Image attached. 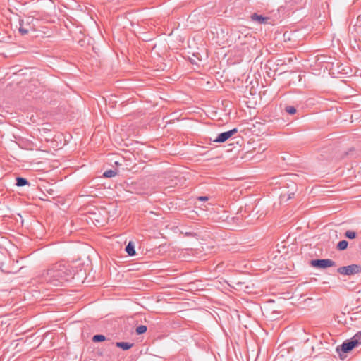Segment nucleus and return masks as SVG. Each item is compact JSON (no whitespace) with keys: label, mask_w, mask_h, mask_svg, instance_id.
Returning a JSON list of instances; mask_svg holds the SVG:
<instances>
[{"label":"nucleus","mask_w":361,"mask_h":361,"mask_svg":"<svg viewBox=\"0 0 361 361\" xmlns=\"http://www.w3.org/2000/svg\"><path fill=\"white\" fill-rule=\"evenodd\" d=\"M71 275V271L68 267L66 264L59 263L43 274V278L47 283L53 286H59L68 281Z\"/></svg>","instance_id":"f257e3e1"},{"label":"nucleus","mask_w":361,"mask_h":361,"mask_svg":"<svg viewBox=\"0 0 361 361\" xmlns=\"http://www.w3.org/2000/svg\"><path fill=\"white\" fill-rule=\"evenodd\" d=\"M180 183L179 175L176 172L165 171L159 175V192H171L172 188Z\"/></svg>","instance_id":"f03ea898"},{"label":"nucleus","mask_w":361,"mask_h":361,"mask_svg":"<svg viewBox=\"0 0 361 361\" xmlns=\"http://www.w3.org/2000/svg\"><path fill=\"white\" fill-rule=\"evenodd\" d=\"M338 273L345 276H351L361 273V266L353 264L348 266L341 267L337 269Z\"/></svg>","instance_id":"7ed1b4c3"},{"label":"nucleus","mask_w":361,"mask_h":361,"mask_svg":"<svg viewBox=\"0 0 361 361\" xmlns=\"http://www.w3.org/2000/svg\"><path fill=\"white\" fill-rule=\"evenodd\" d=\"M178 227L172 224H167L166 221L159 223V235L163 238H167V235H170L171 232L177 233Z\"/></svg>","instance_id":"20e7f679"},{"label":"nucleus","mask_w":361,"mask_h":361,"mask_svg":"<svg viewBox=\"0 0 361 361\" xmlns=\"http://www.w3.org/2000/svg\"><path fill=\"white\" fill-rule=\"evenodd\" d=\"M357 347L356 343L352 338L345 341L341 345L337 346L336 350L340 357H342L341 353H347L351 351L353 348Z\"/></svg>","instance_id":"39448f33"},{"label":"nucleus","mask_w":361,"mask_h":361,"mask_svg":"<svg viewBox=\"0 0 361 361\" xmlns=\"http://www.w3.org/2000/svg\"><path fill=\"white\" fill-rule=\"evenodd\" d=\"M310 264L316 268L325 269L335 266L336 263L334 261L330 259H317L311 260Z\"/></svg>","instance_id":"423d86ee"},{"label":"nucleus","mask_w":361,"mask_h":361,"mask_svg":"<svg viewBox=\"0 0 361 361\" xmlns=\"http://www.w3.org/2000/svg\"><path fill=\"white\" fill-rule=\"evenodd\" d=\"M237 132H238V129L233 128L231 130L221 133L219 134L218 136L215 139L213 140V141L215 142H221V143L224 142L228 139L231 137L233 135H235Z\"/></svg>","instance_id":"0eeeda50"},{"label":"nucleus","mask_w":361,"mask_h":361,"mask_svg":"<svg viewBox=\"0 0 361 361\" xmlns=\"http://www.w3.org/2000/svg\"><path fill=\"white\" fill-rule=\"evenodd\" d=\"M251 20L253 21H257L259 24H268L269 23V21L270 20V18L264 17L262 15H258L257 13H255L252 14Z\"/></svg>","instance_id":"6e6552de"},{"label":"nucleus","mask_w":361,"mask_h":361,"mask_svg":"<svg viewBox=\"0 0 361 361\" xmlns=\"http://www.w3.org/2000/svg\"><path fill=\"white\" fill-rule=\"evenodd\" d=\"M29 20H30L29 18L27 19V21L25 23V20H20V22H19L20 27H19L18 30H19V32L22 35H26L29 32V27H30V23L28 22Z\"/></svg>","instance_id":"1a4fd4ad"},{"label":"nucleus","mask_w":361,"mask_h":361,"mask_svg":"<svg viewBox=\"0 0 361 361\" xmlns=\"http://www.w3.org/2000/svg\"><path fill=\"white\" fill-rule=\"evenodd\" d=\"M185 237L195 238L197 234L191 228H183L181 229L178 228V230Z\"/></svg>","instance_id":"9d476101"},{"label":"nucleus","mask_w":361,"mask_h":361,"mask_svg":"<svg viewBox=\"0 0 361 361\" xmlns=\"http://www.w3.org/2000/svg\"><path fill=\"white\" fill-rule=\"evenodd\" d=\"M126 252L130 255L133 256L135 255V250L134 245L132 242H129L128 244L126 247Z\"/></svg>","instance_id":"9b49d317"},{"label":"nucleus","mask_w":361,"mask_h":361,"mask_svg":"<svg viewBox=\"0 0 361 361\" xmlns=\"http://www.w3.org/2000/svg\"><path fill=\"white\" fill-rule=\"evenodd\" d=\"M116 345L124 350L130 349L133 345V343L128 342H117Z\"/></svg>","instance_id":"f8f14e48"},{"label":"nucleus","mask_w":361,"mask_h":361,"mask_svg":"<svg viewBox=\"0 0 361 361\" xmlns=\"http://www.w3.org/2000/svg\"><path fill=\"white\" fill-rule=\"evenodd\" d=\"M348 245V242L345 240H341L340 242H338V243L336 245V249L340 251H343V250H345V249H347Z\"/></svg>","instance_id":"ddd939ff"},{"label":"nucleus","mask_w":361,"mask_h":361,"mask_svg":"<svg viewBox=\"0 0 361 361\" xmlns=\"http://www.w3.org/2000/svg\"><path fill=\"white\" fill-rule=\"evenodd\" d=\"M26 185H29V183L25 178H22V177H18L16 178V185L17 186L22 187V186H25Z\"/></svg>","instance_id":"4468645a"},{"label":"nucleus","mask_w":361,"mask_h":361,"mask_svg":"<svg viewBox=\"0 0 361 361\" xmlns=\"http://www.w3.org/2000/svg\"><path fill=\"white\" fill-rule=\"evenodd\" d=\"M351 338L356 343L357 346L361 345V331L355 334Z\"/></svg>","instance_id":"2eb2a0df"},{"label":"nucleus","mask_w":361,"mask_h":361,"mask_svg":"<svg viewBox=\"0 0 361 361\" xmlns=\"http://www.w3.org/2000/svg\"><path fill=\"white\" fill-rule=\"evenodd\" d=\"M345 236L349 239H354L357 237V233L355 231L348 230L345 233Z\"/></svg>","instance_id":"dca6fc26"},{"label":"nucleus","mask_w":361,"mask_h":361,"mask_svg":"<svg viewBox=\"0 0 361 361\" xmlns=\"http://www.w3.org/2000/svg\"><path fill=\"white\" fill-rule=\"evenodd\" d=\"M104 176L106 178H111L116 175V171L114 170H107L104 173Z\"/></svg>","instance_id":"f3484780"},{"label":"nucleus","mask_w":361,"mask_h":361,"mask_svg":"<svg viewBox=\"0 0 361 361\" xmlns=\"http://www.w3.org/2000/svg\"><path fill=\"white\" fill-rule=\"evenodd\" d=\"M105 339H106L105 336L102 334L94 335L92 338V341L94 342H100V341H104Z\"/></svg>","instance_id":"a211bd4d"},{"label":"nucleus","mask_w":361,"mask_h":361,"mask_svg":"<svg viewBox=\"0 0 361 361\" xmlns=\"http://www.w3.org/2000/svg\"><path fill=\"white\" fill-rule=\"evenodd\" d=\"M159 254L161 252H166L167 251L166 248L169 247V245H167L166 243H159Z\"/></svg>","instance_id":"6ab92c4d"},{"label":"nucleus","mask_w":361,"mask_h":361,"mask_svg":"<svg viewBox=\"0 0 361 361\" xmlns=\"http://www.w3.org/2000/svg\"><path fill=\"white\" fill-rule=\"evenodd\" d=\"M147 331V326L144 325H140L136 328V333L137 334H142Z\"/></svg>","instance_id":"aec40b11"},{"label":"nucleus","mask_w":361,"mask_h":361,"mask_svg":"<svg viewBox=\"0 0 361 361\" xmlns=\"http://www.w3.org/2000/svg\"><path fill=\"white\" fill-rule=\"evenodd\" d=\"M286 111L289 114H294L296 112V109L292 106H288L285 108Z\"/></svg>","instance_id":"412c9836"},{"label":"nucleus","mask_w":361,"mask_h":361,"mask_svg":"<svg viewBox=\"0 0 361 361\" xmlns=\"http://www.w3.org/2000/svg\"><path fill=\"white\" fill-rule=\"evenodd\" d=\"M171 67V64H167L166 63H162L159 64V71H165Z\"/></svg>","instance_id":"4be33fe9"},{"label":"nucleus","mask_w":361,"mask_h":361,"mask_svg":"<svg viewBox=\"0 0 361 361\" xmlns=\"http://www.w3.org/2000/svg\"><path fill=\"white\" fill-rule=\"evenodd\" d=\"M198 200L200 201H206L208 200V197L207 196H200L198 197Z\"/></svg>","instance_id":"5701e85b"},{"label":"nucleus","mask_w":361,"mask_h":361,"mask_svg":"<svg viewBox=\"0 0 361 361\" xmlns=\"http://www.w3.org/2000/svg\"><path fill=\"white\" fill-rule=\"evenodd\" d=\"M294 192H291V193H289L288 194V197H287V200H289V199H291L293 197V196L294 195Z\"/></svg>","instance_id":"b1692460"},{"label":"nucleus","mask_w":361,"mask_h":361,"mask_svg":"<svg viewBox=\"0 0 361 361\" xmlns=\"http://www.w3.org/2000/svg\"><path fill=\"white\" fill-rule=\"evenodd\" d=\"M159 99L162 100L163 103H166V101L165 99H163L162 97H159Z\"/></svg>","instance_id":"393cba45"},{"label":"nucleus","mask_w":361,"mask_h":361,"mask_svg":"<svg viewBox=\"0 0 361 361\" xmlns=\"http://www.w3.org/2000/svg\"><path fill=\"white\" fill-rule=\"evenodd\" d=\"M160 105H161V108H164L165 107V105L164 104H162V102L161 103L159 102V106Z\"/></svg>","instance_id":"a878e982"},{"label":"nucleus","mask_w":361,"mask_h":361,"mask_svg":"<svg viewBox=\"0 0 361 361\" xmlns=\"http://www.w3.org/2000/svg\"><path fill=\"white\" fill-rule=\"evenodd\" d=\"M159 80H163V78L159 77Z\"/></svg>","instance_id":"bb28decb"}]
</instances>
